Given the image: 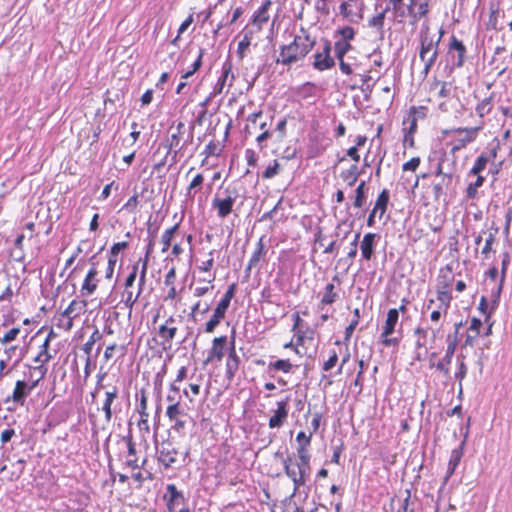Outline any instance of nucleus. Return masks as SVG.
Segmentation results:
<instances>
[{
    "label": "nucleus",
    "mask_w": 512,
    "mask_h": 512,
    "mask_svg": "<svg viewBox=\"0 0 512 512\" xmlns=\"http://www.w3.org/2000/svg\"><path fill=\"white\" fill-rule=\"evenodd\" d=\"M315 41L306 34L304 37L295 35L293 41L280 47V53L275 60L277 64L290 66L302 60L314 47Z\"/></svg>",
    "instance_id": "obj_1"
},
{
    "label": "nucleus",
    "mask_w": 512,
    "mask_h": 512,
    "mask_svg": "<svg viewBox=\"0 0 512 512\" xmlns=\"http://www.w3.org/2000/svg\"><path fill=\"white\" fill-rule=\"evenodd\" d=\"M27 366L29 372L25 373V377L29 380V383L26 380L16 381L12 394V400L21 406L25 404L26 398L38 386L39 382L45 378L48 371V368L43 366Z\"/></svg>",
    "instance_id": "obj_2"
},
{
    "label": "nucleus",
    "mask_w": 512,
    "mask_h": 512,
    "mask_svg": "<svg viewBox=\"0 0 512 512\" xmlns=\"http://www.w3.org/2000/svg\"><path fill=\"white\" fill-rule=\"evenodd\" d=\"M443 36V30L440 29L439 36L435 39L430 35L429 28L420 32L419 58L424 62L423 75L426 77L439 55V44Z\"/></svg>",
    "instance_id": "obj_3"
},
{
    "label": "nucleus",
    "mask_w": 512,
    "mask_h": 512,
    "mask_svg": "<svg viewBox=\"0 0 512 512\" xmlns=\"http://www.w3.org/2000/svg\"><path fill=\"white\" fill-rule=\"evenodd\" d=\"M391 10L393 11V19L398 23H402L405 18H411V24H416L421 18L429 13V9H420L415 0H390Z\"/></svg>",
    "instance_id": "obj_4"
},
{
    "label": "nucleus",
    "mask_w": 512,
    "mask_h": 512,
    "mask_svg": "<svg viewBox=\"0 0 512 512\" xmlns=\"http://www.w3.org/2000/svg\"><path fill=\"white\" fill-rule=\"evenodd\" d=\"M398 322L399 310L397 308L389 309L383 326V331L381 333V343L385 347L397 346L399 344L402 337L401 335L399 337H390L394 332H396ZM398 332L401 334V329H399Z\"/></svg>",
    "instance_id": "obj_5"
},
{
    "label": "nucleus",
    "mask_w": 512,
    "mask_h": 512,
    "mask_svg": "<svg viewBox=\"0 0 512 512\" xmlns=\"http://www.w3.org/2000/svg\"><path fill=\"white\" fill-rule=\"evenodd\" d=\"M156 455L158 462L165 468H171L178 462L179 451L175 444L170 440H163L156 443Z\"/></svg>",
    "instance_id": "obj_6"
},
{
    "label": "nucleus",
    "mask_w": 512,
    "mask_h": 512,
    "mask_svg": "<svg viewBox=\"0 0 512 512\" xmlns=\"http://www.w3.org/2000/svg\"><path fill=\"white\" fill-rule=\"evenodd\" d=\"M224 194V197L216 195L212 200V208L217 211V215L221 219L226 218L233 211L234 203L238 197L236 189L226 188Z\"/></svg>",
    "instance_id": "obj_7"
},
{
    "label": "nucleus",
    "mask_w": 512,
    "mask_h": 512,
    "mask_svg": "<svg viewBox=\"0 0 512 512\" xmlns=\"http://www.w3.org/2000/svg\"><path fill=\"white\" fill-rule=\"evenodd\" d=\"M484 123L481 122L480 125L476 127H466V128H456L452 132L457 134L456 144L452 148L453 151L460 150L466 145L475 141L478 136L479 131L483 129Z\"/></svg>",
    "instance_id": "obj_8"
},
{
    "label": "nucleus",
    "mask_w": 512,
    "mask_h": 512,
    "mask_svg": "<svg viewBox=\"0 0 512 512\" xmlns=\"http://www.w3.org/2000/svg\"><path fill=\"white\" fill-rule=\"evenodd\" d=\"M467 49L463 42L455 35H452L448 45V55L451 58L452 65L461 68L464 65Z\"/></svg>",
    "instance_id": "obj_9"
},
{
    "label": "nucleus",
    "mask_w": 512,
    "mask_h": 512,
    "mask_svg": "<svg viewBox=\"0 0 512 512\" xmlns=\"http://www.w3.org/2000/svg\"><path fill=\"white\" fill-rule=\"evenodd\" d=\"M437 181L432 184V194L435 201H446L447 194L452 190L454 174L437 177Z\"/></svg>",
    "instance_id": "obj_10"
},
{
    "label": "nucleus",
    "mask_w": 512,
    "mask_h": 512,
    "mask_svg": "<svg viewBox=\"0 0 512 512\" xmlns=\"http://www.w3.org/2000/svg\"><path fill=\"white\" fill-rule=\"evenodd\" d=\"M469 424H470V419H468L467 428L464 433V439L462 440V442L460 443V445L457 448H455L451 451V455H450V459H449L448 467H447V471H446V476H445V482H447L449 480V478L454 474L456 468L458 467V465L461 461V458L464 453L466 439L468 437Z\"/></svg>",
    "instance_id": "obj_11"
},
{
    "label": "nucleus",
    "mask_w": 512,
    "mask_h": 512,
    "mask_svg": "<svg viewBox=\"0 0 512 512\" xmlns=\"http://www.w3.org/2000/svg\"><path fill=\"white\" fill-rule=\"evenodd\" d=\"M226 344L227 336H220L214 338L212 341V348L209 350L208 356L203 362L204 366H206L208 363L214 360L221 361L225 353Z\"/></svg>",
    "instance_id": "obj_12"
},
{
    "label": "nucleus",
    "mask_w": 512,
    "mask_h": 512,
    "mask_svg": "<svg viewBox=\"0 0 512 512\" xmlns=\"http://www.w3.org/2000/svg\"><path fill=\"white\" fill-rule=\"evenodd\" d=\"M288 400L289 398H286L283 401L277 402V409L269 419V427L271 429L282 427L287 420L289 413Z\"/></svg>",
    "instance_id": "obj_13"
},
{
    "label": "nucleus",
    "mask_w": 512,
    "mask_h": 512,
    "mask_svg": "<svg viewBox=\"0 0 512 512\" xmlns=\"http://www.w3.org/2000/svg\"><path fill=\"white\" fill-rule=\"evenodd\" d=\"M165 498L167 499V507L170 512H174L180 505L185 504V497L174 484L166 486Z\"/></svg>",
    "instance_id": "obj_14"
},
{
    "label": "nucleus",
    "mask_w": 512,
    "mask_h": 512,
    "mask_svg": "<svg viewBox=\"0 0 512 512\" xmlns=\"http://www.w3.org/2000/svg\"><path fill=\"white\" fill-rule=\"evenodd\" d=\"M240 364V358L237 355L236 349H235V340L234 337L231 341V346L229 348V353L226 359V372L225 376L229 381H232L234 376L236 375V372L239 369Z\"/></svg>",
    "instance_id": "obj_15"
},
{
    "label": "nucleus",
    "mask_w": 512,
    "mask_h": 512,
    "mask_svg": "<svg viewBox=\"0 0 512 512\" xmlns=\"http://www.w3.org/2000/svg\"><path fill=\"white\" fill-rule=\"evenodd\" d=\"M232 68H233L232 61L230 59H227L222 65V73L213 88L212 95H218V94L222 93L223 88L226 85V82L229 77H230L229 86L232 85V82L235 78L234 74L232 73Z\"/></svg>",
    "instance_id": "obj_16"
},
{
    "label": "nucleus",
    "mask_w": 512,
    "mask_h": 512,
    "mask_svg": "<svg viewBox=\"0 0 512 512\" xmlns=\"http://www.w3.org/2000/svg\"><path fill=\"white\" fill-rule=\"evenodd\" d=\"M447 349L444 357L436 364V369L443 372L444 374L449 373L448 365L451 363L452 357L457 347L456 336L452 339V335L447 336Z\"/></svg>",
    "instance_id": "obj_17"
},
{
    "label": "nucleus",
    "mask_w": 512,
    "mask_h": 512,
    "mask_svg": "<svg viewBox=\"0 0 512 512\" xmlns=\"http://www.w3.org/2000/svg\"><path fill=\"white\" fill-rule=\"evenodd\" d=\"M166 415L169 418L170 421L174 422V425L172 428L176 431H181L184 429L186 422L184 420H181L179 418L180 415H185L184 410L180 407L179 402H175L173 404H170L167 407Z\"/></svg>",
    "instance_id": "obj_18"
},
{
    "label": "nucleus",
    "mask_w": 512,
    "mask_h": 512,
    "mask_svg": "<svg viewBox=\"0 0 512 512\" xmlns=\"http://www.w3.org/2000/svg\"><path fill=\"white\" fill-rule=\"evenodd\" d=\"M331 42L327 39H324L323 41V50L321 51L323 55V61L321 63L319 62H313V67L318 71H324L331 69L335 66V60L331 56Z\"/></svg>",
    "instance_id": "obj_19"
},
{
    "label": "nucleus",
    "mask_w": 512,
    "mask_h": 512,
    "mask_svg": "<svg viewBox=\"0 0 512 512\" xmlns=\"http://www.w3.org/2000/svg\"><path fill=\"white\" fill-rule=\"evenodd\" d=\"M177 333V327L162 324L158 329V336L161 338L160 345L164 350L172 347V341Z\"/></svg>",
    "instance_id": "obj_20"
},
{
    "label": "nucleus",
    "mask_w": 512,
    "mask_h": 512,
    "mask_svg": "<svg viewBox=\"0 0 512 512\" xmlns=\"http://www.w3.org/2000/svg\"><path fill=\"white\" fill-rule=\"evenodd\" d=\"M119 396V389L117 386H112L110 390L105 392V399L102 405V411L105 415V420L110 422L113 415L112 404Z\"/></svg>",
    "instance_id": "obj_21"
},
{
    "label": "nucleus",
    "mask_w": 512,
    "mask_h": 512,
    "mask_svg": "<svg viewBox=\"0 0 512 512\" xmlns=\"http://www.w3.org/2000/svg\"><path fill=\"white\" fill-rule=\"evenodd\" d=\"M97 274H98V272H97L95 266L93 265L89 269V271L84 279V282L82 284V287H81V293L83 296H89V295L93 294L94 291L96 290L97 282H98L96 280Z\"/></svg>",
    "instance_id": "obj_22"
},
{
    "label": "nucleus",
    "mask_w": 512,
    "mask_h": 512,
    "mask_svg": "<svg viewBox=\"0 0 512 512\" xmlns=\"http://www.w3.org/2000/svg\"><path fill=\"white\" fill-rule=\"evenodd\" d=\"M379 236L375 233H367L364 235L360 245L362 257L365 260H370L374 253L375 240Z\"/></svg>",
    "instance_id": "obj_23"
},
{
    "label": "nucleus",
    "mask_w": 512,
    "mask_h": 512,
    "mask_svg": "<svg viewBox=\"0 0 512 512\" xmlns=\"http://www.w3.org/2000/svg\"><path fill=\"white\" fill-rule=\"evenodd\" d=\"M271 4L272 2L270 0L265 1L253 14L251 22L252 24L257 25L258 30H261L262 25L269 20L268 10Z\"/></svg>",
    "instance_id": "obj_24"
},
{
    "label": "nucleus",
    "mask_w": 512,
    "mask_h": 512,
    "mask_svg": "<svg viewBox=\"0 0 512 512\" xmlns=\"http://www.w3.org/2000/svg\"><path fill=\"white\" fill-rule=\"evenodd\" d=\"M297 455L299 458V461L295 463V465L298 468L299 472H302L303 474L310 475L311 472V466H310V458L311 455L309 453V450H304L303 448L297 449Z\"/></svg>",
    "instance_id": "obj_25"
},
{
    "label": "nucleus",
    "mask_w": 512,
    "mask_h": 512,
    "mask_svg": "<svg viewBox=\"0 0 512 512\" xmlns=\"http://www.w3.org/2000/svg\"><path fill=\"white\" fill-rule=\"evenodd\" d=\"M85 306V302H78L76 300H73L68 305V307L63 311L62 316L68 318L70 321L69 327L72 325V320L83 312Z\"/></svg>",
    "instance_id": "obj_26"
},
{
    "label": "nucleus",
    "mask_w": 512,
    "mask_h": 512,
    "mask_svg": "<svg viewBox=\"0 0 512 512\" xmlns=\"http://www.w3.org/2000/svg\"><path fill=\"white\" fill-rule=\"evenodd\" d=\"M227 310L216 306L214 313L210 320L205 325V332L212 333L215 328L219 325L222 319H224Z\"/></svg>",
    "instance_id": "obj_27"
},
{
    "label": "nucleus",
    "mask_w": 512,
    "mask_h": 512,
    "mask_svg": "<svg viewBox=\"0 0 512 512\" xmlns=\"http://www.w3.org/2000/svg\"><path fill=\"white\" fill-rule=\"evenodd\" d=\"M389 199H390L389 191L387 189H383L379 193V195L376 199V202L374 204V207H373L374 212H379V218H382V216L386 212L387 206L389 203Z\"/></svg>",
    "instance_id": "obj_28"
},
{
    "label": "nucleus",
    "mask_w": 512,
    "mask_h": 512,
    "mask_svg": "<svg viewBox=\"0 0 512 512\" xmlns=\"http://www.w3.org/2000/svg\"><path fill=\"white\" fill-rule=\"evenodd\" d=\"M340 14L348 19L352 23H358L362 18V13L355 14L353 13L352 4L348 2H342L339 6Z\"/></svg>",
    "instance_id": "obj_29"
},
{
    "label": "nucleus",
    "mask_w": 512,
    "mask_h": 512,
    "mask_svg": "<svg viewBox=\"0 0 512 512\" xmlns=\"http://www.w3.org/2000/svg\"><path fill=\"white\" fill-rule=\"evenodd\" d=\"M366 191H367L366 182L361 181L355 190V197H354V201H353V206L355 208H362L363 205L366 203V200H367Z\"/></svg>",
    "instance_id": "obj_30"
},
{
    "label": "nucleus",
    "mask_w": 512,
    "mask_h": 512,
    "mask_svg": "<svg viewBox=\"0 0 512 512\" xmlns=\"http://www.w3.org/2000/svg\"><path fill=\"white\" fill-rule=\"evenodd\" d=\"M493 109V95H490L489 97L484 98L482 101H480L476 108L475 112L480 118H484L486 115H488Z\"/></svg>",
    "instance_id": "obj_31"
},
{
    "label": "nucleus",
    "mask_w": 512,
    "mask_h": 512,
    "mask_svg": "<svg viewBox=\"0 0 512 512\" xmlns=\"http://www.w3.org/2000/svg\"><path fill=\"white\" fill-rule=\"evenodd\" d=\"M147 396H146V393L144 390L141 391V397H140V403H139V406L137 407V411L138 413L140 414L141 418L138 422V426L140 428L143 427V425H146L147 426V422H148V413H147Z\"/></svg>",
    "instance_id": "obj_32"
},
{
    "label": "nucleus",
    "mask_w": 512,
    "mask_h": 512,
    "mask_svg": "<svg viewBox=\"0 0 512 512\" xmlns=\"http://www.w3.org/2000/svg\"><path fill=\"white\" fill-rule=\"evenodd\" d=\"M390 10H391L390 5H387L380 13H378L377 15H375L374 17H372L369 20L368 25L370 27L376 28L378 31L382 32L383 27H384V20H385L386 13L389 12Z\"/></svg>",
    "instance_id": "obj_33"
},
{
    "label": "nucleus",
    "mask_w": 512,
    "mask_h": 512,
    "mask_svg": "<svg viewBox=\"0 0 512 512\" xmlns=\"http://www.w3.org/2000/svg\"><path fill=\"white\" fill-rule=\"evenodd\" d=\"M490 162V157H488L485 153H482L475 160L474 165L469 171V175H478L486 168L487 164Z\"/></svg>",
    "instance_id": "obj_34"
},
{
    "label": "nucleus",
    "mask_w": 512,
    "mask_h": 512,
    "mask_svg": "<svg viewBox=\"0 0 512 512\" xmlns=\"http://www.w3.org/2000/svg\"><path fill=\"white\" fill-rule=\"evenodd\" d=\"M334 290H335V286L333 283H328L326 285L325 291H324L322 299H321V304L331 305L337 300L338 294Z\"/></svg>",
    "instance_id": "obj_35"
},
{
    "label": "nucleus",
    "mask_w": 512,
    "mask_h": 512,
    "mask_svg": "<svg viewBox=\"0 0 512 512\" xmlns=\"http://www.w3.org/2000/svg\"><path fill=\"white\" fill-rule=\"evenodd\" d=\"M353 320L351 321V323L346 327L345 329V332H344V342L347 343L350 341V338L355 330V328L357 327L358 323H359V319H360V309L359 308H355L353 310Z\"/></svg>",
    "instance_id": "obj_36"
},
{
    "label": "nucleus",
    "mask_w": 512,
    "mask_h": 512,
    "mask_svg": "<svg viewBox=\"0 0 512 512\" xmlns=\"http://www.w3.org/2000/svg\"><path fill=\"white\" fill-rule=\"evenodd\" d=\"M445 154H442L435 165L434 171L431 173V175H434L437 177H443L444 175H452L454 174V171L452 168L445 169L444 163H445Z\"/></svg>",
    "instance_id": "obj_37"
},
{
    "label": "nucleus",
    "mask_w": 512,
    "mask_h": 512,
    "mask_svg": "<svg viewBox=\"0 0 512 512\" xmlns=\"http://www.w3.org/2000/svg\"><path fill=\"white\" fill-rule=\"evenodd\" d=\"M437 300L440 302L439 309H443L444 313L446 314L450 303L452 300V295L450 290H438L437 291Z\"/></svg>",
    "instance_id": "obj_38"
},
{
    "label": "nucleus",
    "mask_w": 512,
    "mask_h": 512,
    "mask_svg": "<svg viewBox=\"0 0 512 512\" xmlns=\"http://www.w3.org/2000/svg\"><path fill=\"white\" fill-rule=\"evenodd\" d=\"M405 497L403 499L402 505L399 508L398 512H415V503L416 499L412 500L411 497V489L407 488L404 490Z\"/></svg>",
    "instance_id": "obj_39"
},
{
    "label": "nucleus",
    "mask_w": 512,
    "mask_h": 512,
    "mask_svg": "<svg viewBox=\"0 0 512 512\" xmlns=\"http://www.w3.org/2000/svg\"><path fill=\"white\" fill-rule=\"evenodd\" d=\"M236 290H237V284L236 283H232L231 285H229L228 289L226 290L224 296L219 301L217 306L227 310L229 308V305H230V302H231L232 298L235 295Z\"/></svg>",
    "instance_id": "obj_40"
},
{
    "label": "nucleus",
    "mask_w": 512,
    "mask_h": 512,
    "mask_svg": "<svg viewBox=\"0 0 512 512\" xmlns=\"http://www.w3.org/2000/svg\"><path fill=\"white\" fill-rule=\"evenodd\" d=\"M292 368L293 365L290 363L288 359H279L275 362L270 363L268 366L269 371L278 370L283 371L284 373L291 372Z\"/></svg>",
    "instance_id": "obj_41"
},
{
    "label": "nucleus",
    "mask_w": 512,
    "mask_h": 512,
    "mask_svg": "<svg viewBox=\"0 0 512 512\" xmlns=\"http://www.w3.org/2000/svg\"><path fill=\"white\" fill-rule=\"evenodd\" d=\"M360 175L357 165H352L347 171L342 173V178L347 181L348 186H353Z\"/></svg>",
    "instance_id": "obj_42"
},
{
    "label": "nucleus",
    "mask_w": 512,
    "mask_h": 512,
    "mask_svg": "<svg viewBox=\"0 0 512 512\" xmlns=\"http://www.w3.org/2000/svg\"><path fill=\"white\" fill-rule=\"evenodd\" d=\"M178 227H179V224L176 223L174 226L167 229L163 233V235H162V244H163L162 252H166L170 248L172 238L174 237V234L178 230Z\"/></svg>",
    "instance_id": "obj_43"
},
{
    "label": "nucleus",
    "mask_w": 512,
    "mask_h": 512,
    "mask_svg": "<svg viewBox=\"0 0 512 512\" xmlns=\"http://www.w3.org/2000/svg\"><path fill=\"white\" fill-rule=\"evenodd\" d=\"M102 339V334L98 329L90 335L88 341L82 346V350L87 356H90L94 344Z\"/></svg>",
    "instance_id": "obj_44"
},
{
    "label": "nucleus",
    "mask_w": 512,
    "mask_h": 512,
    "mask_svg": "<svg viewBox=\"0 0 512 512\" xmlns=\"http://www.w3.org/2000/svg\"><path fill=\"white\" fill-rule=\"evenodd\" d=\"M503 284H504V282L500 281L497 288L495 290H493L491 293V297H492L491 307H490V311L487 315V318L491 317V315L493 314V312L497 309V307L499 305L500 295H501V291L503 288Z\"/></svg>",
    "instance_id": "obj_45"
},
{
    "label": "nucleus",
    "mask_w": 512,
    "mask_h": 512,
    "mask_svg": "<svg viewBox=\"0 0 512 512\" xmlns=\"http://www.w3.org/2000/svg\"><path fill=\"white\" fill-rule=\"evenodd\" d=\"M352 49V45L346 41H336L334 44L335 56L337 59H344L345 55Z\"/></svg>",
    "instance_id": "obj_46"
},
{
    "label": "nucleus",
    "mask_w": 512,
    "mask_h": 512,
    "mask_svg": "<svg viewBox=\"0 0 512 512\" xmlns=\"http://www.w3.org/2000/svg\"><path fill=\"white\" fill-rule=\"evenodd\" d=\"M335 35L341 36V39L339 41H346L349 43L351 40L355 38L356 31L351 26H344L336 30Z\"/></svg>",
    "instance_id": "obj_47"
},
{
    "label": "nucleus",
    "mask_w": 512,
    "mask_h": 512,
    "mask_svg": "<svg viewBox=\"0 0 512 512\" xmlns=\"http://www.w3.org/2000/svg\"><path fill=\"white\" fill-rule=\"evenodd\" d=\"M414 334L416 337V342H415L416 348L427 349L426 348L427 335H428L427 330H425L421 327H417L414 331Z\"/></svg>",
    "instance_id": "obj_48"
},
{
    "label": "nucleus",
    "mask_w": 512,
    "mask_h": 512,
    "mask_svg": "<svg viewBox=\"0 0 512 512\" xmlns=\"http://www.w3.org/2000/svg\"><path fill=\"white\" fill-rule=\"evenodd\" d=\"M251 34V32L245 33L243 39L238 43L237 55L241 60L245 57V51L249 48L251 44Z\"/></svg>",
    "instance_id": "obj_49"
},
{
    "label": "nucleus",
    "mask_w": 512,
    "mask_h": 512,
    "mask_svg": "<svg viewBox=\"0 0 512 512\" xmlns=\"http://www.w3.org/2000/svg\"><path fill=\"white\" fill-rule=\"evenodd\" d=\"M264 244L262 242V238L258 241L257 247L255 251L253 252L252 256L250 257V266H257L261 257L264 255Z\"/></svg>",
    "instance_id": "obj_50"
},
{
    "label": "nucleus",
    "mask_w": 512,
    "mask_h": 512,
    "mask_svg": "<svg viewBox=\"0 0 512 512\" xmlns=\"http://www.w3.org/2000/svg\"><path fill=\"white\" fill-rule=\"evenodd\" d=\"M205 54V49L203 48H200L199 49V53H198V56L196 58V60L194 61L193 65H192V70H189L187 71L183 76L182 78L183 79H188L189 77H191L196 71H198L200 69V67L202 66V58Z\"/></svg>",
    "instance_id": "obj_51"
},
{
    "label": "nucleus",
    "mask_w": 512,
    "mask_h": 512,
    "mask_svg": "<svg viewBox=\"0 0 512 512\" xmlns=\"http://www.w3.org/2000/svg\"><path fill=\"white\" fill-rule=\"evenodd\" d=\"M309 476L308 474H303L302 475V472H299L298 471V474L292 478V482L294 484V489H293V493L291 494V496H295L296 492L298 491V489L301 487V486H305L307 480L309 479Z\"/></svg>",
    "instance_id": "obj_52"
},
{
    "label": "nucleus",
    "mask_w": 512,
    "mask_h": 512,
    "mask_svg": "<svg viewBox=\"0 0 512 512\" xmlns=\"http://www.w3.org/2000/svg\"><path fill=\"white\" fill-rule=\"evenodd\" d=\"M404 132L409 134H415L417 131V117L415 115H408L406 119L403 121Z\"/></svg>",
    "instance_id": "obj_53"
},
{
    "label": "nucleus",
    "mask_w": 512,
    "mask_h": 512,
    "mask_svg": "<svg viewBox=\"0 0 512 512\" xmlns=\"http://www.w3.org/2000/svg\"><path fill=\"white\" fill-rule=\"evenodd\" d=\"M311 437H312V433H310L309 435H306L305 432L300 431L296 436V441L298 442L297 449L303 448L304 450H308V446L311 443Z\"/></svg>",
    "instance_id": "obj_54"
},
{
    "label": "nucleus",
    "mask_w": 512,
    "mask_h": 512,
    "mask_svg": "<svg viewBox=\"0 0 512 512\" xmlns=\"http://www.w3.org/2000/svg\"><path fill=\"white\" fill-rule=\"evenodd\" d=\"M463 358H464L463 356L457 357L458 369L455 372V379L458 380L459 382L463 381V379L466 377L467 371H468L467 365L464 363Z\"/></svg>",
    "instance_id": "obj_55"
},
{
    "label": "nucleus",
    "mask_w": 512,
    "mask_h": 512,
    "mask_svg": "<svg viewBox=\"0 0 512 512\" xmlns=\"http://www.w3.org/2000/svg\"><path fill=\"white\" fill-rule=\"evenodd\" d=\"M498 15H499V9L497 7L491 6L489 21H488V28H491L496 31L501 29L500 27H498Z\"/></svg>",
    "instance_id": "obj_56"
},
{
    "label": "nucleus",
    "mask_w": 512,
    "mask_h": 512,
    "mask_svg": "<svg viewBox=\"0 0 512 512\" xmlns=\"http://www.w3.org/2000/svg\"><path fill=\"white\" fill-rule=\"evenodd\" d=\"M293 496H288L278 503H273L271 506V512H286V509L292 503Z\"/></svg>",
    "instance_id": "obj_57"
},
{
    "label": "nucleus",
    "mask_w": 512,
    "mask_h": 512,
    "mask_svg": "<svg viewBox=\"0 0 512 512\" xmlns=\"http://www.w3.org/2000/svg\"><path fill=\"white\" fill-rule=\"evenodd\" d=\"M20 332H21V330L19 327H14V328L10 329L2 337L0 336V343L7 344V343L14 341L18 337Z\"/></svg>",
    "instance_id": "obj_58"
},
{
    "label": "nucleus",
    "mask_w": 512,
    "mask_h": 512,
    "mask_svg": "<svg viewBox=\"0 0 512 512\" xmlns=\"http://www.w3.org/2000/svg\"><path fill=\"white\" fill-rule=\"evenodd\" d=\"M279 163L277 160L273 161L272 165H269L263 172L262 178L264 179H271L275 177L279 173Z\"/></svg>",
    "instance_id": "obj_59"
},
{
    "label": "nucleus",
    "mask_w": 512,
    "mask_h": 512,
    "mask_svg": "<svg viewBox=\"0 0 512 512\" xmlns=\"http://www.w3.org/2000/svg\"><path fill=\"white\" fill-rule=\"evenodd\" d=\"M292 464H293V458L291 456H288L285 459H283V466H284L285 474L290 479L294 478L298 474V471H296L294 468L291 467Z\"/></svg>",
    "instance_id": "obj_60"
},
{
    "label": "nucleus",
    "mask_w": 512,
    "mask_h": 512,
    "mask_svg": "<svg viewBox=\"0 0 512 512\" xmlns=\"http://www.w3.org/2000/svg\"><path fill=\"white\" fill-rule=\"evenodd\" d=\"M360 79H361V86L359 87L361 89V91L363 93H365L366 95L367 94H370L373 90V86L374 84H370V80L372 79L371 76L369 75H360Z\"/></svg>",
    "instance_id": "obj_61"
},
{
    "label": "nucleus",
    "mask_w": 512,
    "mask_h": 512,
    "mask_svg": "<svg viewBox=\"0 0 512 512\" xmlns=\"http://www.w3.org/2000/svg\"><path fill=\"white\" fill-rule=\"evenodd\" d=\"M495 233H489L488 237L485 240V245L481 251L485 258L489 257V254L492 251L493 243L495 242Z\"/></svg>",
    "instance_id": "obj_62"
},
{
    "label": "nucleus",
    "mask_w": 512,
    "mask_h": 512,
    "mask_svg": "<svg viewBox=\"0 0 512 512\" xmlns=\"http://www.w3.org/2000/svg\"><path fill=\"white\" fill-rule=\"evenodd\" d=\"M51 359L52 355L49 353V351H46V353H44L43 349L40 348V352L34 358V362L39 363L38 366L47 367L46 363H48Z\"/></svg>",
    "instance_id": "obj_63"
},
{
    "label": "nucleus",
    "mask_w": 512,
    "mask_h": 512,
    "mask_svg": "<svg viewBox=\"0 0 512 512\" xmlns=\"http://www.w3.org/2000/svg\"><path fill=\"white\" fill-rule=\"evenodd\" d=\"M219 153L220 149L218 148V144L214 141H210L203 151V154H205L206 158L210 156H218Z\"/></svg>",
    "instance_id": "obj_64"
}]
</instances>
